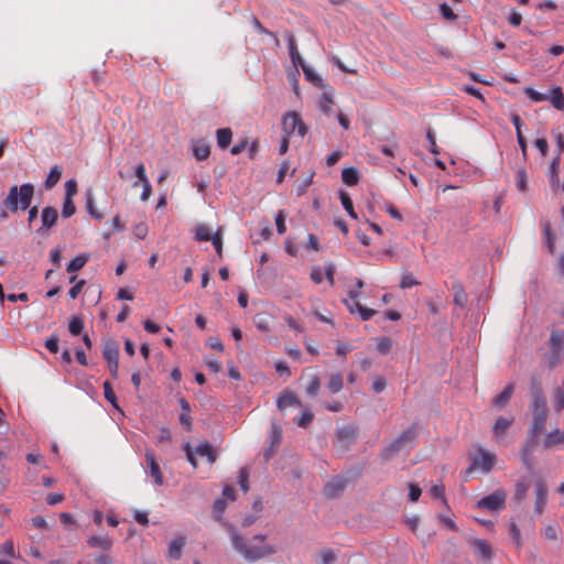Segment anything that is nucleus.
<instances>
[{
	"instance_id": "1",
	"label": "nucleus",
	"mask_w": 564,
	"mask_h": 564,
	"mask_svg": "<svg viewBox=\"0 0 564 564\" xmlns=\"http://www.w3.org/2000/svg\"><path fill=\"white\" fill-rule=\"evenodd\" d=\"M228 534L232 544V547L243 556L245 560L249 562H254L257 560H260L264 556H268L270 554L275 553V549L271 545H248L245 542V539L242 535L239 534L237 529L228 524L227 525Z\"/></svg>"
},
{
	"instance_id": "2",
	"label": "nucleus",
	"mask_w": 564,
	"mask_h": 564,
	"mask_svg": "<svg viewBox=\"0 0 564 564\" xmlns=\"http://www.w3.org/2000/svg\"><path fill=\"white\" fill-rule=\"evenodd\" d=\"M34 196V185L24 183L21 186L13 185L9 188L7 197L2 202V206L11 213L19 209L26 210L32 203Z\"/></svg>"
},
{
	"instance_id": "3",
	"label": "nucleus",
	"mask_w": 564,
	"mask_h": 564,
	"mask_svg": "<svg viewBox=\"0 0 564 564\" xmlns=\"http://www.w3.org/2000/svg\"><path fill=\"white\" fill-rule=\"evenodd\" d=\"M417 427L412 425L399 434L392 442L381 451V457L386 460L393 458L399 452L411 448L416 443Z\"/></svg>"
},
{
	"instance_id": "4",
	"label": "nucleus",
	"mask_w": 564,
	"mask_h": 564,
	"mask_svg": "<svg viewBox=\"0 0 564 564\" xmlns=\"http://www.w3.org/2000/svg\"><path fill=\"white\" fill-rule=\"evenodd\" d=\"M531 410L533 419L529 429V436L533 438L534 436H539L545 429L549 413L546 400L532 401Z\"/></svg>"
},
{
	"instance_id": "5",
	"label": "nucleus",
	"mask_w": 564,
	"mask_h": 564,
	"mask_svg": "<svg viewBox=\"0 0 564 564\" xmlns=\"http://www.w3.org/2000/svg\"><path fill=\"white\" fill-rule=\"evenodd\" d=\"M507 494L502 489H497L492 494L480 498L476 507L491 512L500 511L506 507Z\"/></svg>"
},
{
	"instance_id": "6",
	"label": "nucleus",
	"mask_w": 564,
	"mask_h": 564,
	"mask_svg": "<svg viewBox=\"0 0 564 564\" xmlns=\"http://www.w3.org/2000/svg\"><path fill=\"white\" fill-rule=\"evenodd\" d=\"M185 453L193 467L197 466L196 456L206 457L210 464L216 460V454L208 442L200 443L195 448H192L189 443H187L185 445Z\"/></svg>"
},
{
	"instance_id": "7",
	"label": "nucleus",
	"mask_w": 564,
	"mask_h": 564,
	"mask_svg": "<svg viewBox=\"0 0 564 564\" xmlns=\"http://www.w3.org/2000/svg\"><path fill=\"white\" fill-rule=\"evenodd\" d=\"M282 129L286 137L295 132L301 137H304L306 133V127L296 112H289L283 117Z\"/></svg>"
},
{
	"instance_id": "8",
	"label": "nucleus",
	"mask_w": 564,
	"mask_h": 564,
	"mask_svg": "<svg viewBox=\"0 0 564 564\" xmlns=\"http://www.w3.org/2000/svg\"><path fill=\"white\" fill-rule=\"evenodd\" d=\"M496 460V455L489 453L484 448H479L478 453L474 456L470 464V469L481 470L484 474L491 471Z\"/></svg>"
},
{
	"instance_id": "9",
	"label": "nucleus",
	"mask_w": 564,
	"mask_h": 564,
	"mask_svg": "<svg viewBox=\"0 0 564 564\" xmlns=\"http://www.w3.org/2000/svg\"><path fill=\"white\" fill-rule=\"evenodd\" d=\"M357 432L355 426L348 425L336 430L335 446L340 451H346L356 441Z\"/></svg>"
},
{
	"instance_id": "10",
	"label": "nucleus",
	"mask_w": 564,
	"mask_h": 564,
	"mask_svg": "<svg viewBox=\"0 0 564 564\" xmlns=\"http://www.w3.org/2000/svg\"><path fill=\"white\" fill-rule=\"evenodd\" d=\"M58 220L57 209L51 206H46L41 212L42 226L36 230L37 234L44 235L52 229Z\"/></svg>"
},
{
	"instance_id": "11",
	"label": "nucleus",
	"mask_w": 564,
	"mask_h": 564,
	"mask_svg": "<svg viewBox=\"0 0 564 564\" xmlns=\"http://www.w3.org/2000/svg\"><path fill=\"white\" fill-rule=\"evenodd\" d=\"M539 436H534L531 438V436L528 435L527 442L523 444L521 452H520V458L525 467L527 470L532 471L534 467L533 462V452H534V445L538 441Z\"/></svg>"
},
{
	"instance_id": "12",
	"label": "nucleus",
	"mask_w": 564,
	"mask_h": 564,
	"mask_svg": "<svg viewBox=\"0 0 564 564\" xmlns=\"http://www.w3.org/2000/svg\"><path fill=\"white\" fill-rule=\"evenodd\" d=\"M145 459L149 467V474L153 478V482L155 486L163 485V475L161 473V468L155 459V455L153 451L147 449Z\"/></svg>"
},
{
	"instance_id": "13",
	"label": "nucleus",
	"mask_w": 564,
	"mask_h": 564,
	"mask_svg": "<svg viewBox=\"0 0 564 564\" xmlns=\"http://www.w3.org/2000/svg\"><path fill=\"white\" fill-rule=\"evenodd\" d=\"M551 348L553 351V357L550 362L551 367H554L557 362L558 356L561 351L564 349V332L563 330H554L550 336Z\"/></svg>"
},
{
	"instance_id": "14",
	"label": "nucleus",
	"mask_w": 564,
	"mask_h": 564,
	"mask_svg": "<svg viewBox=\"0 0 564 564\" xmlns=\"http://www.w3.org/2000/svg\"><path fill=\"white\" fill-rule=\"evenodd\" d=\"M276 406L280 411H283L290 406L302 408V402L294 392L285 390L279 395Z\"/></svg>"
},
{
	"instance_id": "15",
	"label": "nucleus",
	"mask_w": 564,
	"mask_h": 564,
	"mask_svg": "<svg viewBox=\"0 0 564 564\" xmlns=\"http://www.w3.org/2000/svg\"><path fill=\"white\" fill-rule=\"evenodd\" d=\"M547 498V488L543 481L539 480L535 482V503H534V512L536 514H542L544 510V506L546 503Z\"/></svg>"
},
{
	"instance_id": "16",
	"label": "nucleus",
	"mask_w": 564,
	"mask_h": 564,
	"mask_svg": "<svg viewBox=\"0 0 564 564\" xmlns=\"http://www.w3.org/2000/svg\"><path fill=\"white\" fill-rule=\"evenodd\" d=\"M101 352L107 364L119 360V346L113 339H107L102 343Z\"/></svg>"
},
{
	"instance_id": "17",
	"label": "nucleus",
	"mask_w": 564,
	"mask_h": 564,
	"mask_svg": "<svg viewBox=\"0 0 564 564\" xmlns=\"http://www.w3.org/2000/svg\"><path fill=\"white\" fill-rule=\"evenodd\" d=\"M282 438V427L280 424L273 422L271 424V431H270V442L271 445L269 449L265 451L264 456L267 459L271 457V455L274 453L275 447L279 445Z\"/></svg>"
},
{
	"instance_id": "18",
	"label": "nucleus",
	"mask_w": 564,
	"mask_h": 564,
	"mask_svg": "<svg viewBox=\"0 0 564 564\" xmlns=\"http://www.w3.org/2000/svg\"><path fill=\"white\" fill-rule=\"evenodd\" d=\"M285 39L288 42L289 53H290V57H291L293 65L294 66H303L305 64V62L297 51V45H296L294 35L289 32L285 34Z\"/></svg>"
},
{
	"instance_id": "19",
	"label": "nucleus",
	"mask_w": 564,
	"mask_h": 564,
	"mask_svg": "<svg viewBox=\"0 0 564 564\" xmlns=\"http://www.w3.org/2000/svg\"><path fill=\"white\" fill-rule=\"evenodd\" d=\"M87 544L90 547H99L104 551H109V550H111V547L113 545V540L107 534L93 535V536L88 538Z\"/></svg>"
},
{
	"instance_id": "20",
	"label": "nucleus",
	"mask_w": 564,
	"mask_h": 564,
	"mask_svg": "<svg viewBox=\"0 0 564 564\" xmlns=\"http://www.w3.org/2000/svg\"><path fill=\"white\" fill-rule=\"evenodd\" d=\"M542 444L544 448H552L556 445L564 444V431L555 429L549 432L545 435Z\"/></svg>"
},
{
	"instance_id": "21",
	"label": "nucleus",
	"mask_w": 564,
	"mask_h": 564,
	"mask_svg": "<svg viewBox=\"0 0 564 564\" xmlns=\"http://www.w3.org/2000/svg\"><path fill=\"white\" fill-rule=\"evenodd\" d=\"M346 481L341 478H335L325 485L324 494L327 498H335L345 488Z\"/></svg>"
},
{
	"instance_id": "22",
	"label": "nucleus",
	"mask_w": 564,
	"mask_h": 564,
	"mask_svg": "<svg viewBox=\"0 0 564 564\" xmlns=\"http://www.w3.org/2000/svg\"><path fill=\"white\" fill-rule=\"evenodd\" d=\"M475 553L481 558L489 560L492 555L491 546L486 540H475L473 543Z\"/></svg>"
},
{
	"instance_id": "23",
	"label": "nucleus",
	"mask_w": 564,
	"mask_h": 564,
	"mask_svg": "<svg viewBox=\"0 0 564 564\" xmlns=\"http://www.w3.org/2000/svg\"><path fill=\"white\" fill-rule=\"evenodd\" d=\"M85 199L87 213L96 220H101L104 218V215L99 213L95 206V198L91 189L86 191Z\"/></svg>"
},
{
	"instance_id": "24",
	"label": "nucleus",
	"mask_w": 564,
	"mask_h": 564,
	"mask_svg": "<svg viewBox=\"0 0 564 564\" xmlns=\"http://www.w3.org/2000/svg\"><path fill=\"white\" fill-rule=\"evenodd\" d=\"M547 101H550L555 109L564 110V95L562 88L558 86L552 88Z\"/></svg>"
},
{
	"instance_id": "25",
	"label": "nucleus",
	"mask_w": 564,
	"mask_h": 564,
	"mask_svg": "<svg viewBox=\"0 0 564 564\" xmlns=\"http://www.w3.org/2000/svg\"><path fill=\"white\" fill-rule=\"evenodd\" d=\"M185 545V539L183 536L172 540L169 544V557L172 560H178L182 555V549Z\"/></svg>"
},
{
	"instance_id": "26",
	"label": "nucleus",
	"mask_w": 564,
	"mask_h": 564,
	"mask_svg": "<svg viewBox=\"0 0 564 564\" xmlns=\"http://www.w3.org/2000/svg\"><path fill=\"white\" fill-rule=\"evenodd\" d=\"M513 390H514V386L513 383H508L505 389L502 390L501 393H499L495 399H494V404L498 408H502L505 406L509 400L511 399V395L513 393Z\"/></svg>"
},
{
	"instance_id": "27",
	"label": "nucleus",
	"mask_w": 564,
	"mask_h": 564,
	"mask_svg": "<svg viewBox=\"0 0 564 564\" xmlns=\"http://www.w3.org/2000/svg\"><path fill=\"white\" fill-rule=\"evenodd\" d=\"M180 405H181V409H182V413L180 414V423L187 431H191L192 423H191V416H189V412H191L189 403L184 398H182L180 400Z\"/></svg>"
},
{
	"instance_id": "28",
	"label": "nucleus",
	"mask_w": 564,
	"mask_h": 564,
	"mask_svg": "<svg viewBox=\"0 0 564 564\" xmlns=\"http://www.w3.org/2000/svg\"><path fill=\"white\" fill-rule=\"evenodd\" d=\"M210 148L209 145L204 141H196L193 144V154L198 160H205L209 156Z\"/></svg>"
},
{
	"instance_id": "29",
	"label": "nucleus",
	"mask_w": 564,
	"mask_h": 564,
	"mask_svg": "<svg viewBox=\"0 0 564 564\" xmlns=\"http://www.w3.org/2000/svg\"><path fill=\"white\" fill-rule=\"evenodd\" d=\"M217 144L220 149H226L231 142L232 132L229 128H221L216 131Z\"/></svg>"
},
{
	"instance_id": "30",
	"label": "nucleus",
	"mask_w": 564,
	"mask_h": 564,
	"mask_svg": "<svg viewBox=\"0 0 564 564\" xmlns=\"http://www.w3.org/2000/svg\"><path fill=\"white\" fill-rule=\"evenodd\" d=\"M89 260V256L87 253H80L77 257H75L73 260L69 261L67 264V272L74 273L79 271Z\"/></svg>"
},
{
	"instance_id": "31",
	"label": "nucleus",
	"mask_w": 564,
	"mask_h": 564,
	"mask_svg": "<svg viewBox=\"0 0 564 564\" xmlns=\"http://www.w3.org/2000/svg\"><path fill=\"white\" fill-rule=\"evenodd\" d=\"M61 176L62 169L58 165L53 166L44 182L45 189L53 188L59 182Z\"/></svg>"
},
{
	"instance_id": "32",
	"label": "nucleus",
	"mask_w": 564,
	"mask_h": 564,
	"mask_svg": "<svg viewBox=\"0 0 564 564\" xmlns=\"http://www.w3.org/2000/svg\"><path fill=\"white\" fill-rule=\"evenodd\" d=\"M513 423V417H503V416H499L497 420H496V423L494 425V434L496 436H501L505 434V432L511 426V424Z\"/></svg>"
},
{
	"instance_id": "33",
	"label": "nucleus",
	"mask_w": 564,
	"mask_h": 564,
	"mask_svg": "<svg viewBox=\"0 0 564 564\" xmlns=\"http://www.w3.org/2000/svg\"><path fill=\"white\" fill-rule=\"evenodd\" d=\"M341 180L348 186H354L359 181V173L355 167H346L341 171Z\"/></svg>"
},
{
	"instance_id": "34",
	"label": "nucleus",
	"mask_w": 564,
	"mask_h": 564,
	"mask_svg": "<svg viewBox=\"0 0 564 564\" xmlns=\"http://www.w3.org/2000/svg\"><path fill=\"white\" fill-rule=\"evenodd\" d=\"M214 234H212V229L204 224H199L195 228V239L197 241H209Z\"/></svg>"
},
{
	"instance_id": "35",
	"label": "nucleus",
	"mask_w": 564,
	"mask_h": 564,
	"mask_svg": "<svg viewBox=\"0 0 564 564\" xmlns=\"http://www.w3.org/2000/svg\"><path fill=\"white\" fill-rule=\"evenodd\" d=\"M343 387H344L343 376L340 373H333L329 377V381L327 384L328 390L332 393H337L343 389Z\"/></svg>"
},
{
	"instance_id": "36",
	"label": "nucleus",
	"mask_w": 564,
	"mask_h": 564,
	"mask_svg": "<svg viewBox=\"0 0 564 564\" xmlns=\"http://www.w3.org/2000/svg\"><path fill=\"white\" fill-rule=\"evenodd\" d=\"M301 409V415L295 419V424L300 427H307L312 423L314 414L307 408L302 406Z\"/></svg>"
},
{
	"instance_id": "37",
	"label": "nucleus",
	"mask_w": 564,
	"mask_h": 564,
	"mask_svg": "<svg viewBox=\"0 0 564 564\" xmlns=\"http://www.w3.org/2000/svg\"><path fill=\"white\" fill-rule=\"evenodd\" d=\"M453 290H454V303L456 305L463 307L467 301V295L464 291V288L462 286L460 283H455L453 285Z\"/></svg>"
},
{
	"instance_id": "38",
	"label": "nucleus",
	"mask_w": 564,
	"mask_h": 564,
	"mask_svg": "<svg viewBox=\"0 0 564 564\" xmlns=\"http://www.w3.org/2000/svg\"><path fill=\"white\" fill-rule=\"evenodd\" d=\"M340 202L344 209L352 219H357V214L354 209L352 200L346 192H340Z\"/></svg>"
},
{
	"instance_id": "39",
	"label": "nucleus",
	"mask_w": 564,
	"mask_h": 564,
	"mask_svg": "<svg viewBox=\"0 0 564 564\" xmlns=\"http://www.w3.org/2000/svg\"><path fill=\"white\" fill-rule=\"evenodd\" d=\"M516 186L520 192L528 189V175L524 169H519L516 173Z\"/></svg>"
},
{
	"instance_id": "40",
	"label": "nucleus",
	"mask_w": 564,
	"mask_h": 564,
	"mask_svg": "<svg viewBox=\"0 0 564 564\" xmlns=\"http://www.w3.org/2000/svg\"><path fill=\"white\" fill-rule=\"evenodd\" d=\"M531 394H532V401H539V400H546L541 382L536 378H532L531 380Z\"/></svg>"
},
{
	"instance_id": "41",
	"label": "nucleus",
	"mask_w": 564,
	"mask_h": 564,
	"mask_svg": "<svg viewBox=\"0 0 564 564\" xmlns=\"http://www.w3.org/2000/svg\"><path fill=\"white\" fill-rule=\"evenodd\" d=\"M528 490H529V484L523 481V480H520L516 484V491H514V500H517L518 502H521L525 497H527V494H528Z\"/></svg>"
},
{
	"instance_id": "42",
	"label": "nucleus",
	"mask_w": 564,
	"mask_h": 564,
	"mask_svg": "<svg viewBox=\"0 0 564 564\" xmlns=\"http://www.w3.org/2000/svg\"><path fill=\"white\" fill-rule=\"evenodd\" d=\"M84 329V322L80 317L74 316L68 325V330L72 335L78 336Z\"/></svg>"
},
{
	"instance_id": "43",
	"label": "nucleus",
	"mask_w": 564,
	"mask_h": 564,
	"mask_svg": "<svg viewBox=\"0 0 564 564\" xmlns=\"http://www.w3.org/2000/svg\"><path fill=\"white\" fill-rule=\"evenodd\" d=\"M524 93L534 102L546 101L549 99V94L540 93L531 87H527Z\"/></svg>"
},
{
	"instance_id": "44",
	"label": "nucleus",
	"mask_w": 564,
	"mask_h": 564,
	"mask_svg": "<svg viewBox=\"0 0 564 564\" xmlns=\"http://www.w3.org/2000/svg\"><path fill=\"white\" fill-rule=\"evenodd\" d=\"M75 212H76V207L73 202V198L64 197L62 216L64 218H69L75 214Z\"/></svg>"
},
{
	"instance_id": "45",
	"label": "nucleus",
	"mask_w": 564,
	"mask_h": 564,
	"mask_svg": "<svg viewBox=\"0 0 564 564\" xmlns=\"http://www.w3.org/2000/svg\"><path fill=\"white\" fill-rule=\"evenodd\" d=\"M227 507L226 500L223 498H218L215 500L213 505V513L216 520L220 521L221 516Z\"/></svg>"
},
{
	"instance_id": "46",
	"label": "nucleus",
	"mask_w": 564,
	"mask_h": 564,
	"mask_svg": "<svg viewBox=\"0 0 564 564\" xmlns=\"http://www.w3.org/2000/svg\"><path fill=\"white\" fill-rule=\"evenodd\" d=\"M134 173H135V176L138 180L133 183V187H137L139 184L149 182V178L145 174V167H144L143 163H139L135 166Z\"/></svg>"
},
{
	"instance_id": "47",
	"label": "nucleus",
	"mask_w": 564,
	"mask_h": 564,
	"mask_svg": "<svg viewBox=\"0 0 564 564\" xmlns=\"http://www.w3.org/2000/svg\"><path fill=\"white\" fill-rule=\"evenodd\" d=\"M417 284H419V281L413 276L412 273L405 272L402 274L401 282H400L401 289H410Z\"/></svg>"
},
{
	"instance_id": "48",
	"label": "nucleus",
	"mask_w": 564,
	"mask_h": 564,
	"mask_svg": "<svg viewBox=\"0 0 564 564\" xmlns=\"http://www.w3.org/2000/svg\"><path fill=\"white\" fill-rule=\"evenodd\" d=\"M392 347V340L389 337H379L377 339V349L380 354H387Z\"/></svg>"
},
{
	"instance_id": "49",
	"label": "nucleus",
	"mask_w": 564,
	"mask_h": 564,
	"mask_svg": "<svg viewBox=\"0 0 564 564\" xmlns=\"http://www.w3.org/2000/svg\"><path fill=\"white\" fill-rule=\"evenodd\" d=\"M321 388V381L317 376H313L306 387L307 394L315 397Z\"/></svg>"
},
{
	"instance_id": "50",
	"label": "nucleus",
	"mask_w": 564,
	"mask_h": 564,
	"mask_svg": "<svg viewBox=\"0 0 564 564\" xmlns=\"http://www.w3.org/2000/svg\"><path fill=\"white\" fill-rule=\"evenodd\" d=\"M322 564H334L337 560L336 553L330 549H324L321 551Z\"/></svg>"
},
{
	"instance_id": "51",
	"label": "nucleus",
	"mask_w": 564,
	"mask_h": 564,
	"mask_svg": "<svg viewBox=\"0 0 564 564\" xmlns=\"http://www.w3.org/2000/svg\"><path fill=\"white\" fill-rule=\"evenodd\" d=\"M212 241L217 254L219 257L223 256V237H221V231L220 229H218L212 237V239L209 240Z\"/></svg>"
},
{
	"instance_id": "52",
	"label": "nucleus",
	"mask_w": 564,
	"mask_h": 564,
	"mask_svg": "<svg viewBox=\"0 0 564 564\" xmlns=\"http://www.w3.org/2000/svg\"><path fill=\"white\" fill-rule=\"evenodd\" d=\"M332 105H333V100L330 99V97L327 96L326 94H324L319 100V108L326 116L332 115V112H333Z\"/></svg>"
},
{
	"instance_id": "53",
	"label": "nucleus",
	"mask_w": 564,
	"mask_h": 564,
	"mask_svg": "<svg viewBox=\"0 0 564 564\" xmlns=\"http://www.w3.org/2000/svg\"><path fill=\"white\" fill-rule=\"evenodd\" d=\"M285 218H286V214L284 213V210H279V213L275 216V226H276V231L280 235H283L286 230Z\"/></svg>"
},
{
	"instance_id": "54",
	"label": "nucleus",
	"mask_w": 564,
	"mask_h": 564,
	"mask_svg": "<svg viewBox=\"0 0 564 564\" xmlns=\"http://www.w3.org/2000/svg\"><path fill=\"white\" fill-rule=\"evenodd\" d=\"M104 395L107 401H109L115 408L118 409L117 402H116V395L111 388V384L108 381H105L104 384Z\"/></svg>"
},
{
	"instance_id": "55",
	"label": "nucleus",
	"mask_w": 564,
	"mask_h": 564,
	"mask_svg": "<svg viewBox=\"0 0 564 564\" xmlns=\"http://www.w3.org/2000/svg\"><path fill=\"white\" fill-rule=\"evenodd\" d=\"M0 555H8L10 557L15 556L14 544L12 540H8L0 544Z\"/></svg>"
},
{
	"instance_id": "56",
	"label": "nucleus",
	"mask_w": 564,
	"mask_h": 564,
	"mask_svg": "<svg viewBox=\"0 0 564 564\" xmlns=\"http://www.w3.org/2000/svg\"><path fill=\"white\" fill-rule=\"evenodd\" d=\"M426 139L429 141V144H430V152L433 153V154H438L440 153V149L436 145V138H435V133L433 131V129H427L426 131Z\"/></svg>"
},
{
	"instance_id": "57",
	"label": "nucleus",
	"mask_w": 564,
	"mask_h": 564,
	"mask_svg": "<svg viewBox=\"0 0 564 564\" xmlns=\"http://www.w3.org/2000/svg\"><path fill=\"white\" fill-rule=\"evenodd\" d=\"M543 231H544L546 247H547L549 251L551 253H553L554 252V238L552 236L551 228H550L549 224L544 225Z\"/></svg>"
},
{
	"instance_id": "58",
	"label": "nucleus",
	"mask_w": 564,
	"mask_h": 564,
	"mask_svg": "<svg viewBox=\"0 0 564 564\" xmlns=\"http://www.w3.org/2000/svg\"><path fill=\"white\" fill-rule=\"evenodd\" d=\"M440 11L443 18L448 21H455L457 19V15L453 12V10L449 8L447 3H442L440 6Z\"/></svg>"
},
{
	"instance_id": "59",
	"label": "nucleus",
	"mask_w": 564,
	"mask_h": 564,
	"mask_svg": "<svg viewBox=\"0 0 564 564\" xmlns=\"http://www.w3.org/2000/svg\"><path fill=\"white\" fill-rule=\"evenodd\" d=\"M77 193V182L75 180H68L65 183V197L73 198Z\"/></svg>"
},
{
	"instance_id": "60",
	"label": "nucleus",
	"mask_w": 564,
	"mask_h": 564,
	"mask_svg": "<svg viewBox=\"0 0 564 564\" xmlns=\"http://www.w3.org/2000/svg\"><path fill=\"white\" fill-rule=\"evenodd\" d=\"M301 67H302L303 72H304V75L306 76V78L308 80H311L314 84H319L322 82V78L317 74H315L314 70L311 69L308 66H306L304 64Z\"/></svg>"
},
{
	"instance_id": "61",
	"label": "nucleus",
	"mask_w": 564,
	"mask_h": 564,
	"mask_svg": "<svg viewBox=\"0 0 564 564\" xmlns=\"http://www.w3.org/2000/svg\"><path fill=\"white\" fill-rule=\"evenodd\" d=\"M510 535L518 547L521 546V533L514 522L510 523Z\"/></svg>"
},
{
	"instance_id": "62",
	"label": "nucleus",
	"mask_w": 564,
	"mask_h": 564,
	"mask_svg": "<svg viewBox=\"0 0 564 564\" xmlns=\"http://www.w3.org/2000/svg\"><path fill=\"white\" fill-rule=\"evenodd\" d=\"M85 280H79L73 285L68 291V296L75 300L78 294L82 292L83 286L85 285Z\"/></svg>"
},
{
	"instance_id": "63",
	"label": "nucleus",
	"mask_w": 564,
	"mask_h": 564,
	"mask_svg": "<svg viewBox=\"0 0 564 564\" xmlns=\"http://www.w3.org/2000/svg\"><path fill=\"white\" fill-rule=\"evenodd\" d=\"M58 337L57 336H51L45 341V347L52 352L56 354L58 351Z\"/></svg>"
},
{
	"instance_id": "64",
	"label": "nucleus",
	"mask_w": 564,
	"mask_h": 564,
	"mask_svg": "<svg viewBox=\"0 0 564 564\" xmlns=\"http://www.w3.org/2000/svg\"><path fill=\"white\" fill-rule=\"evenodd\" d=\"M554 399H555V408H556V410L557 411L563 410L564 409V390L557 389L555 391Z\"/></svg>"
}]
</instances>
